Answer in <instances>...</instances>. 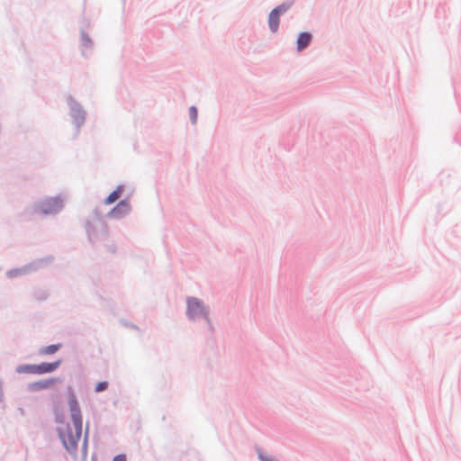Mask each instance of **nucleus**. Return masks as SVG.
Here are the masks:
<instances>
[{"label":"nucleus","instance_id":"nucleus-6","mask_svg":"<svg viewBox=\"0 0 461 461\" xmlns=\"http://www.w3.org/2000/svg\"><path fill=\"white\" fill-rule=\"evenodd\" d=\"M58 381V378H47L43 380H40L31 384L30 388L32 391H41L52 387L55 383Z\"/></svg>","mask_w":461,"mask_h":461},{"label":"nucleus","instance_id":"nucleus-12","mask_svg":"<svg viewBox=\"0 0 461 461\" xmlns=\"http://www.w3.org/2000/svg\"><path fill=\"white\" fill-rule=\"evenodd\" d=\"M189 113H190V116H191V120L194 123L196 122V120H197V110L194 106H192L189 110Z\"/></svg>","mask_w":461,"mask_h":461},{"label":"nucleus","instance_id":"nucleus-13","mask_svg":"<svg viewBox=\"0 0 461 461\" xmlns=\"http://www.w3.org/2000/svg\"><path fill=\"white\" fill-rule=\"evenodd\" d=\"M113 461H126V456L124 454L117 455L113 457Z\"/></svg>","mask_w":461,"mask_h":461},{"label":"nucleus","instance_id":"nucleus-4","mask_svg":"<svg viewBox=\"0 0 461 461\" xmlns=\"http://www.w3.org/2000/svg\"><path fill=\"white\" fill-rule=\"evenodd\" d=\"M205 314L203 303L196 298H189L187 300V315L194 320Z\"/></svg>","mask_w":461,"mask_h":461},{"label":"nucleus","instance_id":"nucleus-9","mask_svg":"<svg viewBox=\"0 0 461 461\" xmlns=\"http://www.w3.org/2000/svg\"><path fill=\"white\" fill-rule=\"evenodd\" d=\"M122 192V187H118L116 190L112 192L108 195V197L105 199V203L111 204V203L116 202L121 197Z\"/></svg>","mask_w":461,"mask_h":461},{"label":"nucleus","instance_id":"nucleus-7","mask_svg":"<svg viewBox=\"0 0 461 461\" xmlns=\"http://www.w3.org/2000/svg\"><path fill=\"white\" fill-rule=\"evenodd\" d=\"M312 41V35L308 32H302L297 39V50L299 51L305 49Z\"/></svg>","mask_w":461,"mask_h":461},{"label":"nucleus","instance_id":"nucleus-11","mask_svg":"<svg viewBox=\"0 0 461 461\" xmlns=\"http://www.w3.org/2000/svg\"><path fill=\"white\" fill-rule=\"evenodd\" d=\"M108 386V384L106 382H99L95 386V392L100 393L104 391Z\"/></svg>","mask_w":461,"mask_h":461},{"label":"nucleus","instance_id":"nucleus-1","mask_svg":"<svg viewBox=\"0 0 461 461\" xmlns=\"http://www.w3.org/2000/svg\"><path fill=\"white\" fill-rule=\"evenodd\" d=\"M69 407L72 427L68 426L65 431H60L59 437L66 449L71 454H76L82 434L83 423L78 402L73 394L69 399Z\"/></svg>","mask_w":461,"mask_h":461},{"label":"nucleus","instance_id":"nucleus-5","mask_svg":"<svg viewBox=\"0 0 461 461\" xmlns=\"http://www.w3.org/2000/svg\"><path fill=\"white\" fill-rule=\"evenodd\" d=\"M62 205V201L59 198H50L41 203L40 210L44 214H52L59 212Z\"/></svg>","mask_w":461,"mask_h":461},{"label":"nucleus","instance_id":"nucleus-3","mask_svg":"<svg viewBox=\"0 0 461 461\" xmlns=\"http://www.w3.org/2000/svg\"><path fill=\"white\" fill-rule=\"evenodd\" d=\"M290 7L291 4H282L271 11L268 16V24L273 32L278 29L280 14L285 13Z\"/></svg>","mask_w":461,"mask_h":461},{"label":"nucleus","instance_id":"nucleus-8","mask_svg":"<svg viewBox=\"0 0 461 461\" xmlns=\"http://www.w3.org/2000/svg\"><path fill=\"white\" fill-rule=\"evenodd\" d=\"M130 210L129 203L125 201L120 202L117 206L111 212L113 215L120 216L128 212Z\"/></svg>","mask_w":461,"mask_h":461},{"label":"nucleus","instance_id":"nucleus-10","mask_svg":"<svg viewBox=\"0 0 461 461\" xmlns=\"http://www.w3.org/2000/svg\"><path fill=\"white\" fill-rule=\"evenodd\" d=\"M61 348V344H53L41 348V355H52Z\"/></svg>","mask_w":461,"mask_h":461},{"label":"nucleus","instance_id":"nucleus-2","mask_svg":"<svg viewBox=\"0 0 461 461\" xmlns=\"http://www.w3.org/2000/svg\"><path fill=\"white\" fill-rule=\"evenodd\" d=\"M61 364L59 359L52 363H41L39 365H21L16 367L18 374L43 375L55 371Z\"/></svg>","mask_w":461,"mask_h":461}]
</instances>
